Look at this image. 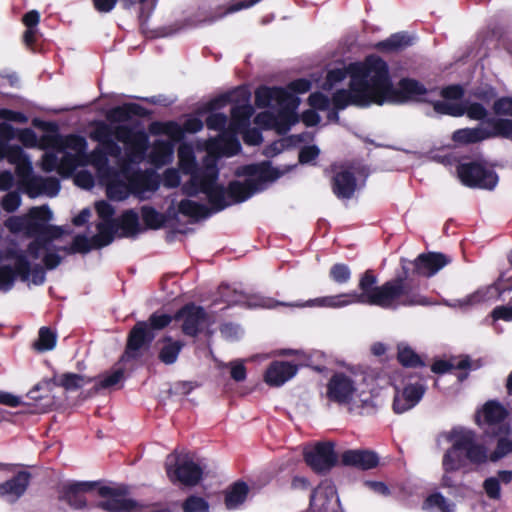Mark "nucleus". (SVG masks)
I'll list each match as a JSON object with an SVG mask.
<instances>
[{
	"label": "nucleus",
	"mask_w": 512,
	"mask_h": 512,
	"mask_svg": "<svg viewBox=\"0 0 512 512\" xmlns=\"http://www.w3.org/2000/svg\"><path fill=\"white\" fill-rule=\"evenodd\" d=\"M22 142L26 146L52 148L54 152H46L42 166L46 171L56 170L60 175L68 177L74 174V183L82 189L89 190L95 184L93 174L84 169L91 165L95 169L93 158L107 159V155L120 157L124 162L135 163L144 158L148 149V135L144 130H95L93 138L100 142L99 147L91 154L86 152L85 139L74 135L61 138L58 130H44L39 139L32 135V130H19Z\"/></svg>",
	"instance_id": "f257e3e1"
},
{
	"label": "nucleus",
	"mask_w": 512,
	"mask_h": 512,
	"mask_svg": "<svg viewBox=\"0 0 512 512\" xmlns=\"http://www.w3.org/2000/svg\"><path fill=\"white\" fill-rule=\"evenodd\" d=\"M240 150V143L231 133H221L219 137L210 140L206 145L207 156L204 167H195L193 150L189 145H181L178 150L180 167L184 173L191 174L190 182L185 184L183 190L188 195L204 193L213 211H220L232 202H242L251 197L256 191L262 189V185L256 183L258 179L273 180L280 176L276 170H270L264 166L250 165L244 168V173L249 178L244 182H233L229 186L231 201L227 200L225 192L216 183L218 171L216 160L220 156H233Z\"/></svg>",
	"instance_id": "f03ea898"
},
{
	"label": "nucleus",
	"mask_w": 512,
	"mask_h": 512,
	"mask_svg": "<svg viewBox=\"0 0 512 512\" xmlns=\"http://www.w3.org/2000/svg\"><path fill=\"white\" fill-rule=\"evenodd\" d=\"M240 150V143L231 133H221L219 137L210 140L206 145L207 156L204 167H195L193 150L189 145H181L178 150L180 167L184 173L191 174L190 182L185 184L183 190L188 195L204 193L213 211H220L232 202H242L251 197L256 191L262 189V185L256 183L258 179L273 180L280 176L276 170H270L264 166L250 165L244 168V173L249 178L244 182H233L229 186L231 201L227 200L225 192L216 183L218 171L216 160L220 156H233Z\"/></svg>",
	"instance_id": "7ed1b4c3"
},
{
	"label": "nucleus",
	"mask_w": 512,
	"mask_h": 512,
	"mask_svg": "<svg viewBox=\"0 0 512 512\" xmlns=\"http://www.w3.org/2000/svg\"><path fill=\"white\" fill-rule=\"evenodd\" d=\"M52 212L46 206L34 207L27 216H14L6 220L5 226L11 232H25L36 236L29 247L27 254L18 253L15 249H7L0 254V290L8 291L14 282L15 275L27 280L29 274L39 265L32 261L42 258L47 268L53 269L60 263V257L54 252L52 245L59 239L63 230L61 227L51 226Z\"/></svg>",
	"instance_id": "20e7f679"
},
{
	"label": "nucleus",
	"mask_w": 512,
	"mask_h": 512,
	"mask_svg": "<svg viewBox=\"0 0 512 512\" xmlns=\"http://www.w3.org/2000/svg\"><path fill=\"white\" fill-rule=\"evenodd\" d=\"M376 284L377 277L368 270L359 280L360 293H341L295 303H280L269 297L253 295L247 299L246 304L252 308L268 309L274 308L277 305L296 308L340 309L355 303L375 305L385 309H396L399 306L429 304V301L424 296L409 289L402 278L391 279L380 286H376Z\"/></svg>",
	"instance_id": "39448f33"
},
{
	"label": "nucleus",
	"mask_w": 512,
	"mask_h": 512,
	"mask_svg": "<svg viewBox=\"0 0 512 512\" xmlns=\"http://www.w3.org/2000/svg\"><path fill=\"white\" fill-rule=\"evenodd\" d=\"M222 100L211 98L188 114L182 125L175 121L163 122L158 119L156 110L149 109L136 102H124L112 107L106 118L111 123L129 122L132 128H225L228 116L216 111Z\"/></svg>",
	"instance_id": "423d86ee"
},
{
	"label": "nucleus",
	"mask_w": 512,
	"mask_h": 512,
	"mask_svg": "<svg viewBox=\"0 0 512 512\" xmlns=\"http://www.w3.org/2000/svg\"><path fill=\"white\" fill-rule=\"evenodd\" d=\"M374 86L377 92L378 105L385 102L402 104L408 101L424 102L429 90L420 81L413 78H402L397 88L393 87L388 64L380 57L373 56Z\"/></svg>",
	"instance_id": "0eeeda50"
},
{
	"label": "nucleus",
	"mask_w": 512,
	"mask_h": 512,
	"mask_svg": "<svg viewBox=\"0 0 512 512\" xmlns=\"http://www.w3.org/2000/svg\"><path fill=\"white\" fill-rule=\"evenodd\" d=\"M14 130H0V159L7 158L16 166L19 185L32 198L41 194L54 197L60 190V183L54 177H36L32 175L30 161L18 147H10L2 139Z\"/></svg>",
	"instance_id": "6e6552de"
},
{
	"label": "nucleus",
	"mask_w": 512,
	"mask_h": 512,
	"mask_svg": "<svg viewBox=\"0 0 512 512\" xmlns=\"http://www.w3.org/2000/svg\"><path fill=\"white\" fill-rule=\"evenodd\" d=\"M373 56H368L364 63L356 65L351 73L349 89H341L333 94L332 101L336 110H343L348 105L368 107L378 105L374 86Z\"/></svg>",
	"instance_id": "1a4fd4ad"
},
{
	"label": "nucleus",
	"mask_w": 512,
	"mask_h": 512,
	"mask_svg": "<svg viewBox=\"0 0 512 512\" xmlns=\"http://www.w3.org/2000/svg\"><path fill=\"white\" fill-rule=\"evenodd\" d=\"M327 397L360 414L372 413L383 405V400L378 395L363 390L350 376L343 373L331 377L327 385Z\"/></svg>",
	"instance_id": "9d476101"
},
{
	"label": "nucleus",
	"mask_w": 512,
	"mask_h": 512,
	"mask_svg": "<svg viewBox=\"0 0 512 512\" xmlns=\"http://www.w3.org/2000/svg\"><path fill=\"white\" fill-rule=\"evenodd\" d=\"M251 95L249 87L242 84L215 96V99L222 100L216 111L222 112L227 105H232L225 128H252L255 107L250 103Z\"/></svg>",
	"instance_id": "9b49d317"
},
{
	"label": "nucleus",
	"mask_w": 512,
	"mask_h": 512,
	"mask_svg": "<svg viewBox=\"0 0 512 512\" xmlns=\"http://www.w3.org/2000/svg\"><path fill=\"white\" fill-rule=\"evenodd\" d=\"M96 212L100 218L97 224V234L91 239L85 236H77L73 241L74 252H88L92 248H100L110 244L117 229V221L113 219L114 210L112 206L100 201L95 205Z\"/></svg>",
	"instance_id": "f8f14e48"
},
{
	"label": "nucleus",
	"mask_w": 512,
	"mask_h": 512,
	"mask_svg": "<svg viewBox=\"0 0 512 512\" xmlns=\"http://www.w3.org/2000/svg\"><path fill=\"white\" fill-rule=\"evenodd\" d=\"M91 161H93L99 181L106 185L107 195L110 199L121 201L131 193L133 194L128 169L124 168L116 173L108 166L107 159L93 158Z\"/></svg>",
	"instance_id": "ddd939ff"
},
{
	"label": "nucleus",
	"mask_w": 512,
	"mask_h": 512,
	"mask_svg": "<svg viewBox=\"0 0 512 512\" xmlns=\"http://www.w3.org/2000/svg\"><path fill=\"white\" fill-rule=\"evenodd\" d=\"M171 322V317L166 314H153L148 322H138L131 330L123 360L136 358L140 349L153 340L152 329L159 330Z\"/></svg>",
	"instance_id": "4468645a"
},
{
	"label": "nucleus",
	"mask_w": 512,
	"mask_h": 512,
	"mask_svg": "<svg viewBox=\"0 0 512 512\" xmlns=\"http://www.w3.org/2000/svg\"><path fill=\"white\" fill-rule=\"evenodd\" d=\"M449 262L450 259L446 257L444 254L435 252L420 254L413 262L408 261L406 259H401L403 275L398 276L395 279L402 278L403 282L407 285L409 289L414 290L421 295L419 290L413 287L408 281L409 265L414 266V274L424 277H431L435 275L443 267H445ZM424 297L429 301V305H431L432 302L429 300V298L426 297L425 295ZM426 306H428V304Z\"/></svg>",
	"instance_id": "2eb2a0df"
},
{
	"label": "nucleus",
	"mask_w": 512,
	"mask_h": 512,
	"mask_svg": "<svg viewBox=\"0 0 512 512\" xmlns=\"http://www.w3.org/2000/svg\"><path fill=\"white\" fill-rule=\"evenodd\" d=\"M165 468L171 482H180L186 486H195L202 478V468L187 456L181 457L174 452L167 456Z\"/></svg>",
	"instance_id": "dca6fc26"
},
{
	"label": "nucleus",
	"mask_w": 512,
	"mask_h": 512,
	"mask_svg": "<svg viewBox=\"0 0 512 512\" xmlns=\"http://www.w3.org/2000/svg\"><path fill=\"white\" fill-rule=\"evenodd\" d=\"M469 437V434L464 433V429H453L445 435L446 440L452 445L443 457L442 465L445 473L456 471L463 466L462 451L464 449L462 447L469 443ZM442 480L445 486H451V480L447 474Z\"/></svg>",
	"instance_id": "f3484780"
},
{
	"label": "nucleus",
	"mask_w": 512,
	"mask_h": 512,
	"mask_svg": "<svg viewBox=\"0 0 512 512\" xmlns=\"http://www.w3.org/2000/svg\"><path fill=\"white\" fill-rule=\"evenodd\" d=\"M433 109L440 115L452 117H462L465 115L468 119L473 121L486 120L489 117V110L484 104L468 100L461 103L438 100L433 102Z\"/></svg>",
	"instance_id": "a211bd4d"
},
{
	"label": "nucleus",
	"mask_w": 512,
	"mask_h": 512,
	"mask_svg": "<svg viewBox=\"0 0 512 512\" xmlns=\"http://www.w3.org/2000/svg\"><path fill=\"white\" fill-rule=\"evenodd\" d=\"M457 171L461 182L468 187L493 189L498 182L494 171L478 163L462 164Z\"/></svg>",
	"instance_id": "6ab92c4d"
},
{
	"label": "nucleus",
	"mask_w": 512,
	"mask_h": 512,
	"mask_svg": "<svg viewBox=\"0 0 512 512\" xmlns=\"http://www.w3.org/2000/svg\"><path fill=\"white\" fill-rule=\"evenodd\" d=\"M81 107L73 106V107H62L59 109H55V113L60 112H70L69 114V122L66 124V128H132L133 124L129 122H121V123H111L105 117V120L100 119H89L84 117L87 113L83 110L80 111ZM109 108L105 112V116L107 112L111 110Z\"/></svg>",
	"instance_id": "aec40b11"
},
{
	"label": "nucleus",
	"mask_w": 512,
	"mask_h": 512,
	"mask_svg": "<svg viewBox=\"0 0 512 512\" xmlns=\"http://www.w3.org/2000/svg\"><path fill=\"white\" fill-rule=\"evenodd\" d=\"M304 458L307 465L318 473L330 470L337 462L332 443H318L314 447L306 448Z\"/></svg>",
	"instance_id": "412c9836"
},
{
	"label": "nucleus",
	"mask_w": 512,
	"mask_h": 512,
	"mask_svg": "<svg viewBox=\"0 0 512 512\" xmlns=\"http://www.w3.org/2000/svg\"><path fill=\"white\" fill-rule=\"evenodd\" d=\"M95 499H97V507L108 512H130L134 507L131 500L119 490L109 486L96 485Z\"/></svg>",
	"instance_id": "4be33fe9"
},
{
	"label": "nucleus",
	"mask_w": 512,
	"mask_h": 512,
	"mask_svg": "<svg viewBox=\"0 0 512 512\" xmlns=\"http://www.w3.org/2000/svg\"><path fill=\"white\" fill-rule=\"evenodd\" d=\"M176 317L182 322L183 333L189 336L197 335L211 323L210 317L203 308L195 305L185 306L178 312Z\"/></svg>",
	"instance_id": "5701e85b"
},
{
	"label": "nucleus",
	"mask_w": 512,
	"mask_h": 512,
	"mask_svg": "<svg viewBox=\"0 0 512 512\" xmlns=\"http://www.w3.org/2000/svg\"><path fill=\"white\" fill-rule=\"evenodd\" d=\"M310 508L312 512H337L339 500L334 485L327 481L321 483L312 494Z\"/></svg>",
	"instance_id": "b1692460"
},
{
	"label": "nucleus",
	"mask_w": 512,
	"mask_h": 512,
	"mask_svg": "<svg viewBox=\"0 0 512 512\" xmlns=\"http://www.w3.org/2000/svg\"><path fill=\"white\" fill-rule=\"evenodd\" d=\"M154 137V144L148 157L150 161L157 165H164L172 160L173 144L171 142L172 135L168 134L169 130H149Z\"/></svg>",
	"instance_id": "393cba45"
},
{
	"label": "nucleus",
	"mask_w": 512,
	"mask_h": 512,
	"mask_svg": "<svg viewBox=\"0 0 512 512\" xmlns=\"http://www.w3.org/2000/svg\"><path fill=\"white\" fill-rule=\"evenodd\" d=\"M493 114L489 111L486 120L481 123L491 125V128H512V95L497 98L492 105Z\"/></svg>",
	"instance_id": "a878e982"
},
{
	"label": "nucleus",
	"mask_w": 512,
	"mask_h": 512,
	"mask_svg": "<svg viewBox=\"0 0 512 512\" xmlns=\"http://www.w3.org/2000/svg\"><path fill=\"white\" fill-rule=\"evenodd\" d=\"M490 138L512 141V130H456L452 135L455 146L475 144Z\"/></svg>",
	"instance_id": "bb28decb"
},
{
	"label": "nucleus",
	"mask_w": 512,
	"mask_h": 512,
	"mask_svg": "<svg viewBox=\"0 0 512 512\" xmlns=\"http://www.w3.org/2000/svg\"><path fill=\"white\" fill-rule=\"evenodd\" d=\"M425 388L420 383L406 385L402 390H397L394 396L393 410L401 414L413 408L423 397Z\"/></svg>",
	"instance_id": "cd10ccee"
},
{
	"label": "nucleus",
	"mask_w": 512,
	"mask_h": 512,
	"mask_svg": "<svg viewBox=\"0 0 512 512\" xmlns=\"http://www.w3.org/2000/svg\"><path fill=\"white\" fill-rule=\"evenodd\" d=\"M291 98L292 93L280 86L259 85L254 91V104L260 109L270 107L273 101L279 104Z\"/></svg>",
	"instance_id": "c85d7f7f"
},
{
	"label": "nucleus",
	"mask_w": 512,
	"mask_h": 512,
	"mask_svg": "<svg viewBox=\"0 0 512 512\" xmlns=\"http://www.w3.org/2000/svg\"><path fill=\"white\" fill-rule=\"evenodd\" d=\"M298 371L296 365L290 362L274 361L264 373V381L272 387H280L292 379Z\"/></svg>",
	"instance_id": "c756f323"
},
{
	"label": "nucleus",
	"mask_w": 512,
	"mask_h": 512,
	"mask_svg": "<svg viewBox=\"0 0 512 512\" xmlns=\"http://www.w3.org/2000/svg\"><path fill=\"white\" fill-rule=\"evenodd\" d=\"M30 481V474L19 472L13 478L0 484V498L6 502H16L26 491Z\"/></svg>",
	"instance_id": "7c9ffc66"
},
{
	"label": "nucleus",
	"mask_w": 512,
	"mask_h": 512,
	"mask_svg": "<svg viewBox=\"0 0 512 512\" xmlns=\"http://www.w3.org/2000/svg\"><path fill=\"white\" fill-rule=\"evenodd\" d=\"M335 176L332 180V189L338 198L348 199L356 190V180L349 167L334 166Z\"/></svg>",
	"instance_id": "2f4dec72"
},
{
	"label": "nucleus",
	"mask_w": 512,
	"mask_h": 512,
	"mask_svg": "<svg viewBox=\"0 0 512 512\" xmlns=\"http://www.w3.org/2000/svg\"><path fill=\"white\" fill-rule=\"evenodd\" d=\"M96 483L93 482H76L67 486L64 498L68 504L76 509H81L86 506V500L83 494L88 493L92 498H95Z\"/></svg>",
	"instance_id": "473e14b6"
},
{
	"label": "nucleus",
	"mask_w": 512,
	"mask_h": 512,
	"mask_svg": "<svg viewBox=\"0 0 512 512\" xmlns=\"http://www.w3.org/2000/svg\"><path fill=\"white\" fill-rule=\"evenodd\" d=\"M299 102V98L292 94L291 99L278 104L279 109L277 113H275L276 128H291L298 123L299 116L296 112V109L299 105Z\"/></svg>",
	"instance_id": "72a5a7b5"
},
{
	"label": "nucleus",
	"mask_w": 512,
	"mask_h": 512,
	"mask_svg": "<svg viewBox=\"0 0 512 512\" xmlns=\"http://www.w3.org/2000/svg\"><path fill=\"white\" fill-rule=\"evenodd\" d=\"M89 378L75 374V373H62L55 374L51 379L45 380L41 385L50 388L53 384L55 386L63 387L66 391H76L89 383Z\"/></svg>",
	"instance_id": "f704fd0d"
},
{
	"label": "nucleus",
	"mask_w": 512,
	"mask_h": 512,
	"mask_svg": "<svg viewBox=\"0 0 512 512\" xmlns=\"http://www.w3.org/2000/svg\"><path fill=\"white\" fill-rule=\"evenodd\" d=\"M129 180L133 194L141 199L147 198V193L154 192L158 188L156 177L146 172L130 173Z\"/></svg>",
	"instance_id": "c9c22d12"
},
{
	"label": "nucleus",
	"mask_w": 512,
	"mask_h": 512,
	"mask_svg": "<svg viewBox=\"0 0 512 512\" xmlns=\"http://www.w3.org/2000/svg\"><path fill=\"white\" fill-rule=\"evenodd\" d=\"M342 461L345 465H351L365 470L375 467L378 463V457L371 451L349 450L343 453Z\"/></svg>",
	"instance_id": "e433bc0d"
},
{
	"label": "nucleus",
	"mask_w": 512,
	"mask_h": 512,
	"mask_svg": "<svg viewBox=\"0 0 512 512\" xmlns=\"http://www.w3.org/2000/svg\"><path fill=\"white\" fill-rule=\"evenodd\" d=\"M410 45H412V38L405 32H398L376 43L375 48L382 53H392L401 51Z\"/></svg>",
	"instance_id": "4c0bfd02"
},
{
	"label": "nucleus",
	"mask_w": 512,
	"mask_h": 512,
	"mask_svg": "<svg viewBox=\"0 0 512 512\" xmlns=\"http://www.w3.org/2000/svg\"><path fill=\"white\" fill-rule=\"evenodd\" d=\"M505 416L506 411L499 403L489 401L483 406L482 410L477 413L476 421L479 425H492L504 419Z\"/></svg>",
	"instance_id": "58836bf2"
},
{
	"label": "nucleus",
	"mask_w": 512,
	"mask_h": 512,
	"mask_svg": "<svg viewBox=\"0 0 512 512\" xmlns=\"http://www.w3.org/2000/svg\"><path fill=\"white\" fill-rule=\"evenodd\" d=\"M511 480L512 471H499L496 476L489 477L484 481V491L490 499L498 500L501 496L500 483L508 484Z\"/></svg>",
	"instance_id": "ea45409f"
},
{
	"label": "nucleus",
	"mask_w": 512,
	"mask_h": 512,
	"mask_svg": "<svg viewBox=\"0 0 512 512\" xmlns=\"http://www.w3.org/2000/svg\"><path fill=\"white\" fill-rule=\"evenodd\" d=\"M183 347L181 341L165 338L160 342L158 357L164 364L170 365L176 362Z\"/></svg>",
	"instance_id": "a19ab883"
},
{
	"label": "nucleus",
	"mask_w": 512,
	"mask_h": 512,
	"mask_svg": "<svg viewBox=\"0 0 512 512\" xmlns=\"http://www.w3.org/2000/svg\"><path fill=\"white\" fill-rule=\"evenodd\" d=\"M280 138L274 141L270 146H268L264 153L266 156H274L280 153L284 148L296 146L298 143L306 141L309 137L306 133H301L297 136L286 137L279 133Z\"/></svg>",
	"instance_id": "79ce46f5"
},
{
	"label": "nucleus",
	"mask_w": 512,
	"mask_h": 512,
	"mask_svg": "<svg viewBox=\"0 0 512 512\" xmlns=\"http://www.w3.org/2000/svg\"><path fill=\"white\" fill-rule=\"evenodd\" d=\"M248 494V486L243 482L235 483L226 493L225 505L228 509H236L241 505Z\"/></svg>",
	"instance_id": "37998d69"
},
{
	"label": "nucleus",
	"mask_w": 512,
	"mask_h": 512,
	"mask_svg": "<svg viewBox=\"0 0 512 512\" xmlns=\"http://www.w3.org/2000/svg\"><path fill=\"white\" fill-rule=\"evenodd\" d=\"M178 211L181 214L194 219L205 218L211 213L205 205L189 199L179 202Z\"/></svg>",
	"instance_id": "c03bdc74"
},
{
	"label": "nucleus",
	"mask_w": 512,
	"mask_h": 512,
	"mask_svg": "<svg viewBox=\"0 0 512 512\" xmlns=\"http://www.w3.org/2000/svg\"><path fill=\"white\" fill-rule=\"evenodd\" d=\"M464 433L469 434L470 436L469 443L462 447L466 452V457L473 463H481L486 461L488 457L487 450L483 446L475 443L473 432L464 430Z\"/></svg>",
	"instance_id": "a18cd8bd"
},
{
	"label": "nucleus",
	"mask_w": 512,
	"mask_h": 512,
	"mask_svg": "<svg viewBox=\"0 0 512 512\" xmlns=\"http://www.w3.org/2000/svg\"><path fill=\"white\" fill-rule=\"evenodd\" d=\"M454 506L452 502L440 493L431 494L423 503V509L426 511L452 512Z\"/></svg>",
	"instance_id": "49530a36"
},
{
	"label": "nucleus",
	"mask_w": 512,
	"mask_h": 512,
	"mask_svg": "<svg viewBox=\"0 0 512 512\" xmlns=\"http://www.w3.org/2000/svg\"><path fill=\"white\" fill-rule=\"evenodd\" d=\"M121 231V235L123 236H131L134 235L138 231V216L133 211L125 212L119 222L117 221V229Z\"/></svg>",
	"instance_id": "de8ad7c7"
},
{
	"label": "nucleus",
	"mask_w": 512,
	"mask_h": 512,
	"mask_svg": "<svg viewBox=\"0 0 512 512\" xmlns=\"http://www.w3.org/2000/svg\"><path fill=\"white\" fill-rule=\"evenodd\" d=\"M0 119L3 121L0 123V128H14L10 123L27 124L29 122V117L25 113L8 108L0 109Z\"/></svg>",
	"instance_id": "09e8293b"
},
{
	"label": "nucleus",
	"mask_w": 512,
	"mask_h": 512,
	"mask_svg": "<svg viewBox=\"0 0 512 512\" xmlns=\"http://www.w3.org/2000/svg\"><path fill=\"white\" fill-rule=\"evenodd\" d=\"M56 334L47 327L39 330V337L35 343V348L39 351H48L54 349L56 345Z\"/></svg>",
	"instance_id": "8fccbe9b"
},
{
	"label": "nucleus",
	"mask_w": 512,
	"mask_h": 512,
	"mask_svg": "<svg viewBox=\"0 0 512 512\" xmlns=\"http://www.w3.org/2000/svg\"><path fill=\"white\" fill-rule=\"evenodd\" d=\"M329 277L336 284L344 285L351 279V270L346 264L337 263L330 268Z\"/></svg>",
	"instance_id": "3c124183"
},
{
	"label": "nucleus",
	"mask_w": 512,
	"mask_h": 512,
	"mask_svg": "<svg viewBox=\"0 0 512 512\" xmlns=\"http://www.w3.org/2000/svg\"><path fill=\"white\" fill-rule=\"evenodd\" d=\"M469 367V361L467 358L453 359L451 361H437L433 364L432 370L435 373H444L450 369H465Z\"/></svg>",
	"instance_id": "603ef678"
},
{
	"label": "nucleus",
	"mask_w": 512,
	"mask_h": 512,
	"mask_svg": "<svg viewBox=\"0 0 512 512\" xmlns=\"http://www.w3.org/2000/svg\"><path fill=\"white\" fill-rule=\"evenodd\" d=\"M471 95L481 101L483 103L489 104L491 101H495L497 99V90L492 85L486 84L484 86L476 87Z\"/></svg>",
	"instance_id": "864d4df0"
},
{
	"label": "nucleus",
	"mask_w": 512,
	"mask_h": 512,
	"mask_svg": "<svg viewBox=\"0 0 512 512\" xmlns=\"http://www.w3.org/2000/svg\"><path fill=\"white\" fill-rule=\"evenodd\" d=\"M398 359L405 366H417L420 364L419 357L405 344L398 345Z\"/></svg>",
	"instance_id": "5fc2aeb1"
},
{
	"label": "nucleus",
	"mask_w": 512,
	"mask_h": 512,
	"mask_svg": "<svg viewBox=\"0 0 512 512\" xmlns=\"http://www.w3.org/2000/svg\"><path fill=\"white\" fill-rule=\"evenodd\" d=\"M235 132H240L244 142L248 145H257L262 141L260 130H222V133H231L238 140ZM239 143V141H237Z\"/></svg>",
	"instance_id": "6e6d98bb"
},
{
	"label": "nucleus",
	"mask_w": 512,
	"mask_h": 512,
	"mask_svg": "<svg viewBox=\"0 0 512 512\" xmlns=\"http://www.w3.org/2000/svg\"><path fill=\"white\" fill-rule=\"evenodd\" d=\"M142 218L150 228H159L164 221L163 216L151 207L142 208Z\"/></svg>",
	"instance_id": "4d7b16f0"
},
{
	"label": "nucleus",
	"mask_w": 512,
	"mask_h": 512,
	"mask_svg": "<svg viewBox=\"0 0 512 512\" xmlns=\"http://www.w3.org/2000/svg\"><path fill=\"white\" fill-rule=\"evenodd\" d=\"M124 372L122 369L118 368L113 370L111 373L103 375L98 384V388H111L117 385L119 382L123 380Z\"/></svg>",
	"instance_id": "13d9d810"
},
{
	"label": "nucleus",
	"mask_w": 512,
	"mask_h": 512,
	"mask_svg": "<svg viewBox=\"0 0 512 512\" xmlns=\"http://www.w3.org/2000/svg\"><path fill=\"white\" fill-rule=\"evenodd\" d=\"M465 94L463 86L460 84H451L441 89L440 95L445 101L461 100Z\"/></svg>",
	"instance_id": "bf43d9fd"
},
{
	"label": "nucleus",
	"mask_w": 512,
	"mask_h": 512,
	"mask_svg": "<svg viewBox=\"0 0 512 512\" xmlns=\"http://www.w3.org/2000/svg\"><path fill=\"white\" fill-rule=\"evenodd\" d=\"M275 120V113L265 110L256 114L253 122L256 125L255 128H276Z\"/></svg>",
	"instance_id": "052dcab7"
},
{
	"label": "nucleus",
	"mask_w": 512,
	"mask_h": 512,
	"mask_svg": "<svg viewBox=\"0 0 512 512\" xmlns=\"http://www.w3.org/2000/svg\"><path fill=\"white\" fill-rule=\"evenodd\" d=\"M312 83L306 78H298L288 83L285 89H287L293 95L304 94L310 91Z\"/></svg>",
	"instance_id": "680f3d73"
},
{
	"label": "nucleus",
	"mask_w": 512,
	"mask_h": 512,
	"mask_svg": "<svg viewBox=\"0 0 512 512\" xmlns=\"http://www.w3.org/2000/svg\"><path fill=\"white\" fill-rule=\"evenodd\" d=\"M185 512H208L207 502L200 497H190L183 505Z\"/></svg>",
	"instance_id": "e2e57ef3"
},
{
	"label": "nucleus",
	"mask_w": 512,
	"mask_h": 512,
	"mask_svg": "<svg viewBox=\"0 0 512 512\" xmlns=\"http://www.w3.org/2000/svg\"><path fill=\"white\" fill-rule=\"evenodd\" d=\"M230 369L231 378L237 382L244 381L246 379V368L243 361L234 360L225 365Z\"/></svg>",
	"instance_id": "0e129e2a"
},
{
	"label": "nucleus",
	"mask_w": 512,
	"mask_h": 512,
	"mask_svg": "<svg viewBox=\"0 0 512 512\" xmlns=\"http://www.w3.org/2000/svg\"><path fill=\"white\" fill-rule=\"evenodd\" d=\"M132 98L142 101V102L152 104V105L161 106V107H169L174 102L171 98H169L168 96H166L164 94L153 95L150 97L132 96Z\"/></svg>",
	"instance_id": "69168bd1"
},
{
	"label": "nucleus",
	"mask_w": 512,
	"mask_h": 512,
	"mask_svg": "<svg viewBox=\"0 0 512 512\" xmlns=\"http://www.w3.org/2000/svg\"><path fill=\"white\" fill-rule=\"evenodd\" d=\"M509 453L512 454V441L501 438L498 441L496 450L491 454L490 458L492 461H497Z\"/></svg>",
	"instance_id": "338daca9"
},
{
	"label": "nucleus",
	"mask_w": 512,
	"mask_h": 512,
	"mask_svg": "<svg viewBox=\"0 0 512 512\" xmlns=\"http://www.w3.org/2000/svg\"><path fill=\"white\" fill-rule=\"evenodd\" d=\"M21 204V197L17 192L8 193L2 200V207L7 212L15 211Z\"/></svg>",
	"instance_id": "774afa93"
}]
</instances>
